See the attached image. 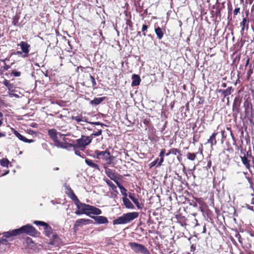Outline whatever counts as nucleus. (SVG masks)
Instances as JSON below:
<instances>
[{"instance_id":"nucleus-1","label":"nucleus","mask_w":254,"mask_h":254,"mask_svg":"<svg viewBox=\"0 0 254 254\" xmlns=\"http://www.w3.org/2000/svg\"><path fill=\"white\" fill-rule=\"evenodd\" d=\"M48 134L50 137L51 138V139L54 142L55 145L58 147L62 148H66L68 147V144L67 143L64 142H62L60 141L58 139V136L62 137L63 136H64V134H62L59 132H57L56 130L55 129H49L48 131Z\"/></svg>"},{"instance_id":"nucleus-2","label":"nucleus","mask_w":254,"mask_h":254,"mask_svg":"<svg viewBox=\"0 0 254 254\" xmlns=\"http://www.w3.org/2000/svg\"><path fill=\"white\" fill-rule=\"evenodd\" d=\"M129 246L131 250L136 253H140L142 254H149V251L143 245L135 242H130L129 243Z\"/></svg>"},{"instance_id":"nucleus-3","label":"nucleus","mask_w":254,"mask_h":254,"mask_svg":"<svg viewBox=\"0 0 254 254\" xmlns=\"http://www.w3.org/2000/svg\"><path fill=\"white\" fill-rule=\"evenodd\" d=\"M77 207L75 213L77 215L87 214L89 204L81 202L79 200L74 203Z\"/></svg>"},{"instance_id":"nucleus-4","label":"nucleus","mask_w":254,"mask_h":254,"mask_svg":"<svg viewBox=\"0 0 254 254\" xmlns=\"http://www.w3.org/2000/svg\"><path fill=\"white\" fill-rule=\"evenodd\" d=\"M21 234H25L31 236L36 235L37 231L32 225L27 224L20 228Z\"/></svg>"},{"instance_id":"nucleus-5","label":"nucleus","mask_w":254,"mask_h":254,"mask_svg":"<svg viewBox=\"0 0 254 254\" xmlns=\"http://www.w3.org/2000/svg\"><path fill=\"white\" fill-rule=\"evenodd\" d=\"M95 154L96 155V157L98 159H102L105 160L108 163H110L112 160L111 158L112 157L110 153L108 151H100L96 150Z\"/></svg>"},{"instance_id":"nucleus-6","label":"nucleus","mask_w":254,"mask_h":254,"mask_svg":"<svg viewBox=\"0 0 254 254\" xmlns=\"http://www.w3.org/2000/svg\"><path fill=\"white\" fill-rule=\"evenodd\" d=\"M92 138L89 136H82L80 138L76 140L77 144L75 146L85 148L86 146L90 143Z\"/></svg>"},{"instance_id":"nucleus-7","label":"nucleus","mask_w":254,"mask_h":254,"mask_svg":"<svg viewBox=\"0 0 254 254\" xmlns=\"http://www.w3.org/2000/svg\"><path fill=\"white\" fill-rule=\"evenodd\" d=\"M18 46L20 47L22 52L24 54L23 57H27L29 52L30 45L26 42L21 41L19 44H18Z\"/></svg>"},{"instance_id":"nucleus-8","label":"nucleus","mask_w":254,"mask_h":254,"mask_svg":"<svg viewBox=\"0 0 254 254\" xmlns=\"http://www.w3.org/2000/svg\"><path fill=\"white\" fill-rule=\"evenodd\" d=\"M105 173L111 180H113L116 184L119 182L117 175L109 168H105Z\"/></svg>"},{"instance_id":"nucleus-9","label":"nucleus","mask_w":254,"mask_h":254,"mask_svg":"<svg viewBox=\"0 0 254 254\" xmlns=\"http://www.w3.org/2000/svg\"><path fill=\"white\" fill-rule=\"evenodd\" d=\"M101 213L102 211L100 209L92 205H89L87 215L90 216V214L98 215L101 214Z\"/></svg>"},{"instance_id":"nucleus-10","label":"nucleus","mask_w":254,"mask_h":254,"mask_svg":"<svg viewBox=\"0 0 254 254\" xmlns=\"http://www.w3.org/2000/svg\"><path fill=\"white\" fill-rule=\"evenodd\" d=\"M92 221L88 219H79L76 220L74 225L75 228L81 227L84 225L91 224Z\"/></svg>"},{"instance_id":"nucleus-11","label":"nucleus","mask_w":254,"mask_h":254,"mask_svg":"<svg viewBox=\"0 0 254 254\" xmlns=\"http://www.w3.org/2000/svg\"><path fill=\"white\" fill-rule=\"evenodd\" d=\"M11 129L14 135L17 138H18L19 140L27 143H32L34 141V140L33 139H27L26 137L20 134L17 131L15 130L14 129L11 128Z\"/></svg>"},{"instance_id":"nucleus-12","label":"nucleus","mask_w":254,"mask_h":254,"mask_svg":"<svg viewBox=\"0 0 254 254\" xmlns=\"http://www.w3.org/2000/svg\"><path fill=\"white\" fill-rule=\"evenodd\" d=\"M21 234L20 229H16L11 231H7L3 233V236L6 237L15 236Z\"/></svg>"},{"instance_id":"nucleus-13","label":"nucleus","mask_w":254,"mask_h":254,"mask_svg":"<svg viewBox=\"0 0 254 254\" xmlns=\"http://www.w3.org/2000/svg\"><path fill=\"white\" fill-rule=\"evenodd\" d=\"M127 223L136 218L138 216V213L133 212L125 214Z\"/></svg>"},{"instance_id":"nucleus-14","label":"nucleus","mask_w":254,"mask_h":254,"mask_svg":"<svg viewBox=\"0 0 254 254\" xmlns=\"http://www.w3.org/2000/svg\"><path fill=\"white\" fill-rule=\"evenodd\" d=\"M91 217L94 219L98 224H107L108 223V219L105 216H91Z\"/></svg>"},{"instance_id":"nucleus-15","label":"nucleus","mask_w":254,"mask_h":254,"mask_svg":"<svg viewBox=\"0 0 254 254\" xmlns=\"http://www.w3.org/2000/svg\"><path fill=\"white\" fill-rule=\"evenodd\" d=\"M129 198L134 202V203L136 205V207L138 209H141L143 207V204L142 203H140L137 199L134 197V195L132 193H129L128 195Z\"/></svg>"},{"instance_id":"nucleus-16","label":"nucleus","mask_w":254,"mask_h":254,"mask_svg":"<svg viewBox=\"0 0 254 254\" xmlns=\"http://www.w3.org/2000/svg\"><path fill=\"white\" fill-rule=\"evenodd\" d=\"M127 223L125 214L117 218L113 221L114 225L123 224Z\"/></svg>"},{"instance_id":"nucleus-17","label":"nucleus","mask_w":254,"mask_h":254,"mask_svg":"<svg viewBox=\"0 0 254 254\" xmlns=\"http://www.w3.org/2000/svg\"><path fill=\"white\" fill-rule=\"evenodd\" d=\"M132 83L131 85L132 86H137L140 84L141 79L139 75L137 74H133L132 75Z\"/></svg>"},{"instance_id":"nucleus-18","label":"nucleus","mask_w":254,"mask_h":254,"mask_svg":"<svg viewBox=\"0 0 254 254\" xmlns=\"http://www.w3.org/2000/svg\"><path fill=\"white\" fill-rule=\"evenodd\" d=\"M217 134V133L214 132L212 133L210 138L207 140V143H210L211 146L215 145L217 143V141L216 139V136Z\"/></svg>"},{"instance_id":"nucleus-19","label":"nucleus","mask_w":254,"mask_h":254,"mask_svg":"<svg viewBox=\"0 0 254 254\" xmlns=\"http://www.w3.org/2000/svg\"><path fill=\"white\" fill-rule=\"evenodd\" d=\"M124 205L127 208L129 209H133L134 205L130 201V200L127 197H124L123 199Z\"/></svg>"},{"instance_id":"nucleus-20","label":"nucleus","mask_w":254,"mask_h":254,"mask_svg":"<svg viewBox=\"0 0 254 254\" xmlns=\"http://www.w3.org/2000/svg\"><path fill=\"white\" fill-rule=\"evenodd\" d=\"M67 194L68 196L74 201V203L79 200L71 190H68Z\"/></svg>"},{"instance_id":"nucleus-21","label":"nucleus","mask_w":254,"mask_h":254,"mask_svg":"<svg viewBox=\"0 0 254 254\" xmlns=\"http://www.w3.org/2000/svg\"><path fill=\"white\" fill-rule=\"evenodd\" d=\"M104 98V97L95 98L93 100L91 101L90 103L92 105H98L103 101Z\"/></svg>"},{"instance_id":"nucleus-22","label":"nucleus","mask_w":254,"mask_h":254,"mask_svg":"<svg viewBox=\"0 0 254 254\" xmlns=\"http://www.w3.org/2000/svg\"><path fill=\"white\" fill-rule=\"evenodd\" d=\"M242 161L243 163V164L246 166L247 169L249 170H250V161L248 160L247 157L245 156L242 157H241Z\"/></svg>"},{"instance_id":"nucleus-23","label":"nucleus","mask_w":254,"mask_h":254,"mask_svg":"<svg viewBox=\"0 0 254 254\" xmlns=\"http://www.w3.org/2000/svg\"><path fill=\"white\" fill-rule=\"evenodd\" d=\"M116 184L120 189L121 192L122 193V194L125 196V197H127V190L123 186H122L119 182H118Z\"/></svg>"},{"instance_id":"nucleus-24","label":"nucleus","mask_w":254,"mask_h":254,"mask_svg":"<svg viewBox=\"0 0 254 254\" xmlns=\"http://www.w3.org/2000/svg\"><path fill=\"white\" fill-rule=\"evenodd\" d=\"M72 119L73 120H75L77 122H87V119L85 117H82V116H72Z\"/></svg>"},{"instance_id":"nucleus-25","label":"nucleus","mask_w":254,"mask_h":254,"mask_svg":"<svg viewBox=\"0 0 254 254\" xmlns=\"http://www.w3.org/2000/svg\"><path fill=\"white\" fill-rule=\"evenodd\" d=\"M86 163L91 167L94 168L95 169H98V165L94 162H92L91 160L86 159L85 160Z\"/></svg>"},{"instance_id":"nucleus-26","label":"nucleus","mask_w":254,"mask_h":254,"mask_svg":"<svg viewBox=\"0 0 254 254\" xmlns=\"http://www.w3.org/2000/svg\"><path fill=\"white\" fill-rule=\"evenodd\" d=\"M155 31L158 38L159 39H162L163 36V33L162 31V29L160 27H158L155 29Z\"/></svg>"},{"instance_id":"nucleus-27","label":"nucleus","mask_w":254,"mask_h":254,"mask_svg":"<svg viewBox=\"0 0 254 254\" xmlns=\"http://www.w3.org/2000/svg\"><path fill=\"white\" fill-rule=\"evenodd\" d=\"M106 183L108 184L109 186H110L113 190L117 192L116 190L117 187L116 186L109 180L108 179H104Z\"/></svg>"},{"instance_id":"nucleus-28","label":"nucleus","mask_w":254,"mask_h":254,"mask_svg":"<svg viewBox=\"0 0 254 254\" xmlns=\"http://www.w3.org/2000/svg\"><path fill=\"white\" fill-rule=\"evenodd\" d=\"M231 89L232 87H229L227 88L226 90H220V91L222 92L224 97H226L231 94Z\"/></svg>"},{"instance_id":"nucleus-29","label":"nucleus","mask_w":254,"mask_h":254,"mask_svg":"<svg viewBox=\"0 0 254 254\" xmlns=\"http://www.w3.org/2000/svg\"><path fill=\"white\" fill-rule=\"evenodd\" d=\"M9 162L6 158H3L0 161V165L3 167H8Z\"/></svg>"},{"instance_id":"nucleus-30","label":"nucleus","mask_w":254,"mask_h":254,"mask_svg":"<svg viewBox=\"0 0 254 254\" xmlns=\"http://www.w3.org/2000/svg\"><path fill=\"white\" fill-rule=\"evenodd\" d=\"M34 223L35 224H36L37 225H41L45 227V228H48V225L47 223H45L43 221H35L34 222Z\"/></svg>"},{"instance_id":"nucleus-31","label":"nucleus","mask_w":254,"mask_h":254,"mask_svg":"<svg viewBox=\"0 0 254 254\" xmlns=\"http://www.w3.org/2000/svg\"><path fill=\"white\" fill-rule=\"evenodd\" d=\"M188 158L190 160H194L196 158V155L194 153H189L187 155Z\"/></svg>"},{"instance_id":"nucleus-32","label":"nucleus","mask_w":254,"mask_h":254,"mask_svg":"<svg viewBox=\"0 0 254 254\" xmlns=\"http://www.w3.org/2000/svg\"><path fill=\"white\" fill-rule=\"evenodd\" d=\"M247 23V20L246 18H244L243 19L242 22L241 23V25L242 26V31L244 30L245 25H246Z\"/></svg>"},{"instance_id":"nucleus-33","label":"nucleus","mask_w":254,"mask_h":254,"mask_svg":"<svg viewBox=\"0 0 254 254\" xmlns=\"http://www.w3.org/2000/svg\"><path fill=\"white\" fill-rule=\"evenodd\" d=\"M170 153H171L174 155H176L177 153H180V151L176 148H172L170 150Z\"/></svg>"},{"instance_id":"nucleus-34","label":"nucleus","mask_w":254,"mask_h":254,"mask_svg":"<svg viewBox=\"0 0 254 254\" xmlns=\"http://www.w3.org/2000/svg\"><path fill=\"white\" fill-rule=\"evenodd\" d=\"M102 134V130L99 129L97 131H94L91 135V136H99Z\"/></svg>"},{"instance_id":"nucleus-35","label":"nucleus","mask_w":254,"mask_h":254,"mask_svg":"<svg viewBox=\"0 0 254 254\" xmlns=\"http://www.w3.org/2000/svg\"><path fill=\"white\" fill-rule=\"evenodd\" d=\"M90 79L91 80V81H92V85L93 86H95L96 84L95 78L93 77V76H92L91 75H90Z\"/></svg>"},{"instance_id":"nucleus-36","label":"nucleus","mask_w":254,"mask_h":254,"mask_svg":"<svg viewBox=\"0 0 254 254\" xmlns=\"http://www.w3.org/2000/svg\"><path fill=\"white\" fill-rule=\"evenodd\" d=\"M158 160H159V159L157 158V159H155L154 161L152 162L150 164V167H152L154 166L157 163Z\"/></svg>"},{"instance_id":"nucleus-37","label":"nucleus","mask_w":254,"mask_h":254,"mask_svg":"<svg viewBox=\"0 0 254 254\" xmlns=\"http://www.w3.org/2000/svg\"><path fill=\"white\" fill-rule=\"evenodd\" d=\"M3 84H4L5 86H6V87H7L8 88H9L10 85V84L9 83L8 81L6 80H5L3 82Z\"/></svg>"},{"instance_id":"nucleus-38","label":"nucleus","mask_w":254,"mask_h":254,"mask_svg":"<svg viewBox=\"0 0 254 254\" xmlns=\"http://www.w3.org/2000/svg\"><path fill=\"white\" fill-rule=\"evenodd\" d=\"M2 120H3V115L0 112V126L2 124Z\"/></svg>"},{"instance_id":"nucleus-39","label":"nucleus","mask_w":254,"mask_h":254,"mask_svg":"<svg viewBox=\"0 0 254 254\" xmlns=\"http://www.w3.org/2000/svg\"><path fill=\"white\" fill-rule=\"evenodd\" d=\"M164 161L163 157H160V161L158 164V166H160L162 165V162Z\"/></svg>"},{"instance_id":"nucleus-40","label":"nucleus","mask_w":254,"mask_h":254,"mask_svg":"<svg viewBox=\"0 0 254 254\" xmlns=\"http://www.w3.org/2000/svg\"><path fill=\"white\" fill-rule=\"evenodd\" d=\"M165 153V149H162L161 152H160V155H159V156L160 157H163L164 154Z\"/></svg>"},{"instance_id":"nucleus-41","label":"nucleus","mask_w":254,"mask_h":254,"mask_svg":"<svg viewBox=\"0 0 254 254\" xmlns=\"http://www.w3.org/2000/svg\"><path fill=\"white\" fill-rule=\"evenodd\" d=\"M147 29V26L146 25H143L142 28V31L143 32L146 31Z\"/></svg>"},{"instance_id":"nucleus-42","label":"nucleus","mask_w":254,"mask_h":254,"mask_svg":"<svg viewBox=\"0 0 254 254\" xmlns=\"http://www.w3.org/2000/svg\"><path fill=\"white\" fill-rule=\"evenodd\" d=\"M20 74V72H15L14 73V75L15 76H19Z\"/></svg>"},{"instance_id":"nucleus-43","label":"nucleus","mask_w":254,"mask_h":254,"mask_svg":"<svg viewBox=\"0 0 254 254\" xmlns=\"http://www.w3.org/2000/svg\"><path fill=\"white\" fill-rule=\"evenodd\" d=\"M9 68V66L7 65H6V64H4V68L5 70H7Z\"/></svg>"},{"instance_id":"nucleus-44","label":"nucleus","mask_w":254,"mask_h":254,"mask_svg":"<svg viewBox=\"0 0 254 254\" xmlns=\"http://www.w3.org/2000/svg\"><path fill=\"white\" fill-rule=\"evenodd\" d=\"M75 153L76 155H78V156H81V154H80V152L79 151H75Z\"/></svg>"},{"instance_id":"nucleus-45","label":"nucleus","mask_w":254,"mask_h":254,"mask_svg":"<svg viewBox=\"0 0 254 254\" xmlns=\"http://www.w3.org/2000/svg\"><path fill=\"white\" fill-rule=\"evenodd\" d=\"M5 136V133L0 132V138Z\"/></svg>"},{"instance_id":"nucleus-46","label":"nucleus","mask_w":254,"mask_h":254,"mask_svg":"<svg viewBox=\"0 0 254 254\" xmlns=\"http://www.w3.org/2000/svg\"><path fill=\"white\" fill-rule=\"evenodd\" d=\"M91 124L95 125H100V124L99 122L91 123Z\"/></svg>"},{"instance_id":"nucleus-47","label":"nucleus","mask_w":254,"mask_h":254,"mask_svg":"<svg viewBox=\"0 0 254 254\" xmlns=\"http://www.w3.org/2000/svg\"><path fill=\"white\" fill-rule=\"evenodd\" d=\"M9 173V171H7L6 172H5V173H4L3 174H2V176H5V175L7 174L8 173Z\"/></svg>"},{"instance_id":"nucleus-48","label":"nucleus","mask_w":254,"mask_h":254,"mask_svg":"<svg viewBox=\"0 0 254 254\" xmlns=\"http://www.w3.org/2000/svg\"><path fill=\"white\" fill-rule=\"evenodd\" d=\"M222 86H223V87H225L226 86V83H223V84H222Z\"/></svg>"},{"instance_id":"nucleus-49","label":"nucleus","mask_w":254,"mask_h":254,"mask_svg":"<svg viewBox=\"0 0 254 254\" xmlns=\"http://www.w3.org/2000/svg\"><path fill=\"white\" fill-rule=\"evenodd\" d=\"M172 154L171 153H170V151L169 152H168L167 154H166V156H169L170 154Z\"/></svg>"},{"instance_id":"nucleus-50","label":"nucleus","mask_w":254,"mask_h":254,"mask_svg":"<svg viewBox=\"0 0 254 254\" xmlns=\"http://www.w3.org/2000/svg\"><path fill=\"white\" fill-rule=\"evenodd\" d=\"M17 54H21V52H19V51H18V52H17Z\"/></svg>"},{"instance_id":"nucleus-51","label":"nucleus","mask_w":254,"mask_h":254,"mask_svg":"<svg viewBox=\"0 0 254 254\" xmlns=\"http://www.w3.org/2000/svg\"><path fill=\"white\" fill-rule=\"evenodd\" d=\"M205 227H204V229H203V233H205Z\"/></svg>"},{"instance_id":"nucleus-52","label":"nucleus","mask_w":254,"mask_h":254,"mask_svg":"<svg viewBox=\"0 0 254 254\" xmlns=\"http://www.w3.org/2000/svg\"><path fill=\"white\" fill-rule=\"evenodd\" d=\"M253 163L254 164V158H253Z\"/></svg>"},{"instance_id":"nucleus-53","label":"nucleus","mask_w":254,"mask_h":254,"mask_svg":"<svg viewBox=\"0 0 254 254\" xmlns=\"http://www.w3.org/2000/svg\"><path fill=\"white\" fill-rule=\"evenodd\" d=\"M1 61H2V62H4V63L5 60H1Z\"/></svg>"},{"instance_id":"nucleus-54","label":"nucleus","mask_w":254,"mask_h":254,"mask_svg":"<svg viewBox=\"0 0 254 254\" xmlns=\"http://www.w3.org/2000/svg\"><path fill=\"white\" fill-rule=\"evenodd\" d=\"M234 12H237V10H234Z\"/></svg>"},{"instance_id":"nucleus-55","label":"nucleus","mask_w":254,"mask_h":254,"mask_svg":"<svg viewBox=\"0 0 254 254\" xmlns=\"http://www.w3.org/2000/svg\"><path fill=\"white\" fill-rule=\"evenodd\" d=\"M234 12H237V10H234Z\"/></svg>"}]
</instances>
